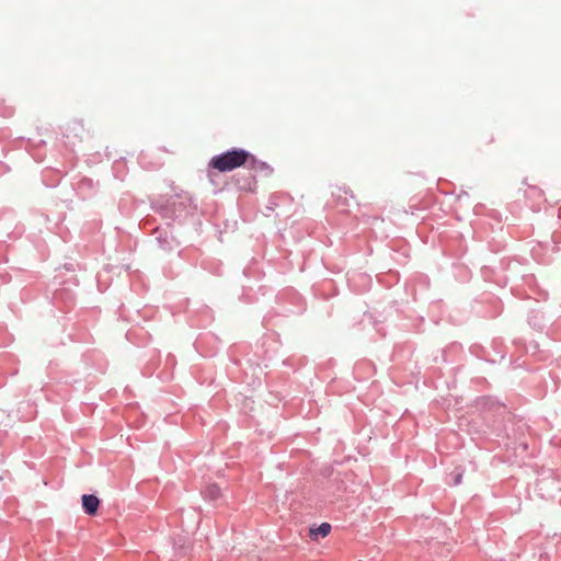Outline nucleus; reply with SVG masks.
I'll use <instances>...</instances> for the list:
<instances>
[{
  "label": "nucleus",
  "instance_id": "nucleus-4",
  "mask_svg": "<svg viewBox=\"0 0 561 561\" xmlns=\"http://www.w3.org/2000/svg\"><path fill=\"white\" fill-rule=\"evenodd\" d=\"M331 529L332 527L329 523H322L317 528H310L309 536L311 539H317L318 535H320L321 537H327L330 534Z\"/></svg>",
  "mask_w": 561,
  "mask_h": 561
},
{
  "label": "nucleus",
  "instance_id": "nucleus-7",
  "mask_svg": "<svg viewBox=\"0 0 561 561\" xmlns=\"http://www.w3.org/2000/svg\"><path fill=\"white\" fill-rule=\"evenodd\" d=\"M528 285L533 288L537 285V283L529 282Z\"/></svg>",
  "mask_w": 561,
  "mask_h": 561
},
{
  "label": "nucleus",
  "instance_id": "nucleus-3",
  "mask_svg": "<svg viewBox=\"0 0 561 561\" xmlns=\"http://www.w3.org/2000/svg\"><path fill=\"white\" fill-rule=\"evenodd\" d=\"M202 495L205 500L216 501L221 496V489L217 483H210L202 491Z\"/></svg>",
  "mask_w": 561,
  "mask_h": 561
},
{
  "label": "nucleus",
  "instance_id": "nucleus-6",
  "mask_svg": "<svg viewBox=\"0 0 561 561\" xmlns=\"http://www.w3.org/2000/svg\"><path fill=\"white\" fill-rule=\"evenodd\" d=\"M547 298V295L546 294H540V297H534L535 300H540V299H546Z\"/></svg>",
  "mask_w": 561,
  "mask_h": 561
},
{
  "label": "nucleus",
  "instance_id": "nucleus-2",
  "mask_svg": "<svg viewBox=\"0 0 561 561\" xmlns=\"http://www.w3.org/2000/svg\"><path fill=\"white\" fill-rule=\"evenodd\" d=\"M82 507L89 516H95L100 506V500L93 494L82 495Z\"/></svg>",
  "mask_w": 561,
  "mask_h": 561
},
{
  "label": "nucleus",
  "instance_id": "nucleus-1",
  "mask_svg": "<svg viewBox=\"0 0 561 561\" xmlns=\"http://www.w3.org/2000/svg\"><path fill=\"white\" fill-rule=\"evenodd\" d=\"M250 153L243 149H233L214 157L209 165L219 172H229L247 163Z\"/></svg>",
  "mask_w": 561,
  "mask_h": 561
},
{
  "label": "nucleus",
  "instance_id": "nucleus-5",
  "mask_svg": "<svg viewBox=\"0 0 561 561\" xmlns=\"http://www.w3.org/2000/svg\"><path fill=\"white\" fill-rule=\"evenodd\" d=\"M463 473L465 469L461 466H457L455 470L450 473L451 481L448 482V484L451 486L459 485L462 481Z\"/></svg>",
  "mask_w": 561,
  "mask_h": 561
}]
</instances>
